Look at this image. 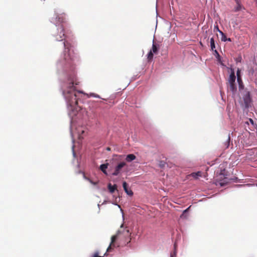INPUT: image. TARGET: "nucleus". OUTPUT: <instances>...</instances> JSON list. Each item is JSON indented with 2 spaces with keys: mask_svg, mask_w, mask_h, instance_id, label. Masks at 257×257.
Segmentation results:
<instances>
[{
  "mask_svg": "<svg viewBox=\"0 0 257 257\" xmlns=\"http://www.w3.org/2000/svg\"><path fill=\"white\" fill-rule=\"evenodd\" d=\"M79 81L75 74L71 75L68 78L67 82H64L62 86V93L68 104L72 107L78 105L79 94H84L81 91H76L74 85H77Z\"/></svg>",
  "mask_w": 257,
  "mask_h": 257,
  "instance_id": "1",
  "label": "nucleus"
},
{
  "mask_svg": "<svg viewBox=\"0 0 257 257\" xmlns=\"http://www.w3.org/2000/svg\"><path fill=\"white\" fill-rule=\"evenodd\" d=\"M64 50L63 52L64 59L66 61L71 60L74 57L73 50L72 49V46L68 41L64 42Z\"/></svg>",
  "mask_w": 257,
  "mask_h": 257,
  "instance_id": "2",
  "label": "nucleus"
},
{
  "mask_svg": "<svg viewBox=\"0 0 257 257\" xmlns=\"http://www.w3.org/2000/svg\"><path fill=\"white\" fill-rule=\"evenodd\" d=\"M57 30L53 34V36L56 41H60L65 39L66 36L63 25H56Z\"/></svg>",
  "mask_w": 257,
  "mask_h": 257,
  "instance_id": "3",
  "label": "nucleus"
},
{
  "mask_svg": "<svg viewBox=\"0 0 257 257\" xmlns=\"http://www.w3.org/2000/svg\"><path fill=\"white\" fill-rule=\"evenodd\" d=\"M236 77L235 75L234 71L233 69L231 70V72L228 78V89L232 92L234 93L236 91V86L235 83Z\"/></svg>",
  "mask_w": 257,
  "mask_h": 257,
  "instance_id": "4",
  "label": "nucleus"
},
{
  "mask_svg": "<svg viewBox=\"0 0 257 257\" xmlns=\"http://www.w3.org/2000/svg\"><path fill=\"white\" fill-rule=\"evenodd\" d=\"M126 166L125 162L122 161L118 163L114 168L113 171L111 173V175L116 176L121 174L123 168Z\"/></svg>",
  "mask_w": 257,
  "mask_h": 257,
  "instance_id": "5",
  "label": "nucleus"
},
{
  "mask_svg": "<svg viewBox=\"0 0 257 257\" xmlns=\"http://www.w3.org/2000/svg\"><path fill=\"white\" fill-rule=\"evenodd\" d=\"M120 237V232L118 231L117 233L111 237V242L109 246L107 248V251H110L114 247H115V241L116 240Z\"/></svg>",
  "mask_w": 257,
  "mask_h": 257,
  "instance_id": "6",
  "label": "nucleus"
},
{
  "mask_svg": "<svg viewBox=\"0 0 257 257\" xmlns=\"http://www.w3.org/2000/svg\"><path fill=\"white\" fill-rule=\"evenodd\" d=\"M122 187L125 192L130 196L133 195V192L131 189H128V185L126 182H123L122 183Z\"/></svg>",
  "mask_w": 257,
  "mask_h": 257,
  "instance_id": "7",
  "label": "nucleus"
},
{
  "mask_svg": "<svg viewBox=\"0 0 257 257\" xmlns=\"http://www.w3.org/2000/svg\"><path fill=\"white\" fill-rule=\"evenodd\" d=\"M136 159V156L133 154H128L126 156L125 160L126 162L130 163L135 160Z\"/></svg>",
  "mask_w": 257,
  "mask_h": 257,
  "instance_id": "8",
  "label": "nucleus"
},
{
  "mask_svg": "<svg viewBox=\"0 0 257 257\" xmlns=\"http://www.w3.org/2000/svg\"><path fill=\"white\" fill-rule=\"evenodd\" d=\"M108 163L103 164L101 165L99 167L100 170L106 175H108L106 169L108 168Z\"/></svg>",
  "mask_w": 257,
  "mask_h": 257,
  "instance_id": "9",
  "label": "nucleus"
},
{
  "mask_svg": "<svg viewBox=\"0 0 257 257\" xmlns=\"http://www.w3.org/2000/svg\"><path fill=\"white\" fill-rule=\"evenodd\" d=\"M56 19L57 20V24L58 25H63L62 23L65 19V17L63 15L57 16Z\"/></svg>",
  "mask_w": 257,
  "mask_h": 257,
  "instance_id": "10",
  "label": "nucleus"
},
{
  "mask_svg": "<svg viewBox=\"0 0 257 257\" xmlns=\"http://www.w3.org/2000/svg\"><path fill=\"white\" fill-rule=\"evenodd\" d=\"M210 46H211V50L214 51V52L216 54H217L218 56H219L218 52L217 51V50H214V49L215 48V42H214V40L213 38H211L210 39Z\"/></svg>",
  "mask_w": 257,
  "mask_h": 257,
  "instance_id": "11",
  "label": "nucleus"
},
{
  "mask_svg": "<svg viewBox=\"0 0 257 257\" xmlns=\"http://www.w3.org/2000/svg\"><path fill=\"white\" fill-rule=\"evenodd\" d=\"M108 189L110 193H113L117 189V185L116 184L112 185L110 183H109L108 184Z\"/></svg>",
  "mask_w": 257,
  "mask_h": 257,
  "instance_id": "12",
  "label": "nucleus"
},
{
  "mask_svg": "<svg viewBox=\"0 0 257 257\" xmlns=\"http://www.w3.org/2000/svg\"><path fill=\"white\" fill-rule=\"evenodd\" d=\"M244 103L246 105H247L248 103L250 101V94L249 92H248L246 95L244 96Z\"/></svg>",
  "mask_w": 257,
  "mask_h": 257,
  "instance_id": "13",
  "label": "nucleus"
},
{
  "mask_svg": "<svg viewBox=\"0 0 257 257\" xmlns=\"http://www.w3.org/2000/svg\"><path fill=\"white\" fill-rule=\"evenodd\" d=\"M192 176L194 178L197 179L199 177L202 176V173L200 171H198L196 173H193L191 174Z\"/></svg>",
  "mask_w": 257,
  "mask_h": 257,
  "instance_id": "14",
  "label": "nucleus"
},
{
  "mask_svg": "<svg viewBox=\"0 0 257 257\" xmlns=\"http://www.w3.org/2000/svg\"><path fill=\"white\" fill-rule=\"evenodd\" d=\"M150 51H152V52L154 54H157L158 52V48L156 45L154 43L153 44L152 48Z\"/></svg>",
  "mask_w": 257,
  "mask_h": 257,
  "instance_id": "15",
  "label": "nucleus"
},
{
  "mask_svg": "<svg viewBox=\"0 0 257 257\" xmlns=\"http://www.w3.org/2000/svg\"><path fill=\"white\" fill-rule=\"evenodd\" d=\"M237 75V80L239 84H240V82H241V78L240 76V70L239 69H238L236 72Z\"/></svg>",
  "mask_w": 257,
  "mask_h": 257,
  "instance_id": "16",
  "label": "nucleus"
},
{
  "mask_svg": "<svg viewBox=\"0 0 257 257\" xmlns=\"http://www.w3.org/2000/svg\"><path fill=\"white\" fill-rule=\"evenodd\" d=\"M153 57H154V53L152 52V51H150L148 54V60L149 61H151L153 59Z\"/></svg>",
  "mask_w": 257,
  "mask_h": 257,
  "instance_id": "17",
  "label": "nucleus"
},
{
  "mask_svg": "<svg viewBox=\"0 0 257 257\" xmlns=\"http://www.w3.org/2000/svg\"><path fill=\"white\" fill-rule=\"evenodd\" d=\"M219 32L221 35V40L224 42L227 41L226 35L221 31H219Z\"/></svg>",
  "mask_w": 257,
  "mask_h": 257,
  "instance_id": "18",
  "label": "nucleus"
},
{
  "mask_svg": "<svg viewBox=\"0 0 257 257\" xmlns=\"http://www.w3.org/2000/svg\"><path fill=\"white\" fill-rule=\"evenodd\" d=\"M90 96H92V97H94L100 98V96L98 95H97V94H96L95 93H90Z\"/></svg>",
  "mask_w": 257,
  "mask_h": 257,
  "instance_id": "19",
  "label": "nucleus"
},
{
  "mask_svg": "<svg viewBox=\"0 0 257 257\" xmlns=\"http://www.w3.org/2000/svg\"><path fill=\"white\" fill-rule=\"evenodd\" d=\"M92 257H101V256L99 255L98 252H96L94 253V254H93V255Z\"/></svg>",
  "mask_w": 257,
  "mask_h": 257,
  "instance_id": "20",
  "label": "nucleus"
},
{
  "mask_svg": "<svg viewBox=\"0 0 257 257\" xmlns=\"http://www.w3.org/2000/svg\"><path fill=\"white\" fill-rule=\"evenodd\" d=\"M115 156L118 157L119 159H121L123 157V155H115Z\"/></svg>",
  "mask_w": 257,
  "mask_h": 257,
  "instance_id": "21",
  "label": "nucleus"
},
{
  "mask_svg": "<svg viewBox=\"0 0 257 257\" xmlns=\"http://www.w3.org/2000/svg\"><path fill=\"white\" fill-rule=\"evenodd\" d=\"M215 29H216L217 30V31L219 32V31H220L219 29V28H218V26L217 25L215 27Z\"/></svg>",
  "mask_w": 257,
  "mask_h": 257,
  "instance_id": "22",
  "label": "nucleus"
},
{
  "mask_svg": "<svg viewBox=\"0 0 257 257\" xmlns=\"http://www.w3.org/2000/svg\"><path fill=\"white\" fill-rule=\"evenodd\" d=\"M176 251H174V254H171V257H173V255H175H175H176Z\"/></svg>",
  "mask_w": 257,
  "mask_h": 257,
  "instance_id": "23",
  "label": "nucleus"
},
{
  "mask_svg": "<svg viewBox=\"0 0 257 257\" xmlns=\"http://www.w3.org/2000/svg\"><path fill=\"white\" fill-rule=\"evenodd\" d=\"M249 121L252 124L253 123V120L251 118L249 119Z\"/></svg>",
  "mask_w": 257,
  "mask_h": 257,
  "instance_id": "24",
  "label": "nucleus"
},
{
  "mask_svg": "<svg viewBox=\"0 0 257 257\" xmlns=\"http://www.w3.org/2000/svg\"><path fill=\"white\" fill-rule=\"evenodd\" d=\"M229 141H230V137H228V142H227V143H228V145H227V147H228V144H229Z\"/></svg>",
  "mask_w": 257,
  "mask_h": 257,
  "instance_id": "25",
  "label": "nucleus"
},
{
  "mask_svg": "<svg viewBox=\"0 0 257 257\" xmlns=\"http://www.w3.org/2000/svg\"><path fill=\"white\" fill-rule=\"evenodd\" d=\"M227 41H229V42H231V39H230V38H227Z\"/></svg>",
  "mask_w": 257,
  "mask_h": 257,
  "instance_id": "26",
  "label": "nucleus"
},
{
  "mask_svg": "<svg viewBox=\"0 0 257 257\" xmlns=\"http://www.w3.org/2000/svg\"><path fill=\"white\" fill-rule=\"evenodd\" d=\"M106 150H107V151H110V148H109V147H107V148H106Z\"/></svg>",
  "mask_w": 257,
  "mask_h": 257,
  "instance_id": "27",
  "label": "nucleus"
},
{
  "mask_svg": "<svg viewBox=\"0 0 257 257\" xmlns=\"http://www.w3.org/2000/svg\"><path fill=\"white\" fill-rule=\"evenodd\" d=\"M90 182H91V183L93 184H96V183H93V182H92V181H90Z\"/></svg>",
  "mask_w": 257,
  "mask_h": 257,
  "instance_id": "28",
  "label": "nucleus"
},
{
  "mask_svg": "<svg viewBox=\"0 0 257 257\" xmlns=\"http://www.w3.org/2000/svg\"><path fill=\"white\" fill-rule=\"evenodd\" d=\"M84 133V131H82V133H81V134L82 135Z\"/></svg>",
  "mask_w": 257,
  "mask_h": 257,
  "instance_id": "29",
  "label": "nucleus"
},
{
  "mask_svg": "<svg viewBox=\"0 0 257 257\" xmlns=\"http://www.w3.org/2000/svg\"><path fill=\"white\" fill-rule=\"evenodd\" d=\"M127 233L128 234V230H127Z\"/></svg>",
  "mask_w": 257,
  "mask_h": 257,
  "instance_id": "30",
  "label": "nucleus"
},
{
  "mask_svg": "<svg viewBox=\"0 0 257 257\" xmlns=\"http://www.w3.org/2000/svg\"><path fill=\"white\" fill-rule=\"evenodd\" d=\"M256 257H257V256Z\"/></svg>",
  "mask_w": 257,
  "mask_h": 257,
  "instance_id": "31",
  "label": "nucleus"
}]
</instances>
